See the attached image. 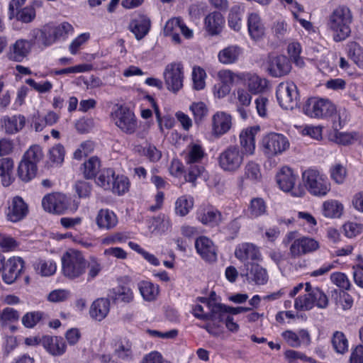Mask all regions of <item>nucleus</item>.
Segmentation results:
<instances>
[{"mask_svg":"<svg viewBox=\"0 0 363 363\" xmlns=\"http://www.w3.org/2000/svg\"><path fill=\"white\" fill-rule=\"evenodd\" d=\"M352 21V12L345 6L337 7L328 17V28L333 33L335 42L345 40L350 34Z\"/></svg>","mask_w":363,"mask_h":363,"instance_id":"1","label":"nucleus"},{"mask_svg":"<svg viewBox=\"0 0 363 363\" xmlns=\"http://www.w3.org/2000/svg\"><path fill=\"white\" fill-rule=\"evenodd\" d=\"M62 272L69 279H76L83 276L86 269V259L82 253L69 250L62 257Z\"/></svg>","mask_w":363,"mask_h":363,"instance_id":"2","label":"nucleus"},{"mask_svg":"<svg viewBox=\"0 0 363 363\" xmlns=\"http://www.w3.org/2000/svg\"><path fill=\"white\" fill-rule=\"evenodd\" d=\"M199 301L206 306L209 309L208 320L213 322L212 323H207L201 327L206 330L208 333L213 336L219 335L222 331L220 323L225 321L227 315H229L227 306L214 303L204 297L199 298Z\"/></svg>","mask_w":363,"mask_h":363,"instance_id":"3","label":"nucleus"},{"mask_svg":"<svg viewBox=\"0 0 363 363\" xmlns=\"http://www.w3.org/2000/svg\"><path fill=\"white\" fill-rule=\"evenodd\" d=\"M297 232H289L284 240V244L291 242L289 255L294 259L298 258L304 255L312 253L319 247V242L310 237L302 236L296 238Z\"/></svg>","mask_w":363,"mask_h":363,"instance_id":"4","label":"nucleus"},{"mask_svg":"<svg viewBox=\"0 0 363 363\" xmlns=\"http://www.w3.org/2000/svg\"><path fill=\"white\" fill-rule=\"evenodd\" d=\"M302 179L312 195L325 196L330 191V184L327 177L315 168L306 169L302 173Z\"/></svg>","mask_w":363,"mask_h":363,"instance_id":"5","label":"nucleus"},{"mask_svg":"<svg viewBox=\"0 0 363 363\" xmlns=\"http://www.w3.org/2000/svg\"><path fill=\"white\" fill-rule=\"evenodd\" d=\"M303 112L311 118L325 119L336 112V106L328 99L313 97L305 103Z\"/></svg>","mask_w":363,"mask_h":363,"instance_id":"6","label":"nucleus"},{"mask_svg":"<svg viewBox=\"0 0 363 363\" xmlns=\"http://www.w3.org/2000/svg\"><path fill=\"white\" fill-rule=\"evenodd\" d=\"M245 153L238 145H230L223 150L218 156L220 167L227 172L233 173L242 166Z\"/></svg>","mask_w":363,"mask_h":363,"instance_id":"7","label":"nucleus"},{"mask_svg":"<svg viewBox=\"0 0 363 363\" xmlns=\"http://www.w3.org/2000/svg\"><path fill=\"white\" fill-rule=\"evenodd\" d=\"M114 124L126 134H133L138 128V121L135 113L124 106H116L111 114Z\"/></svg>","mask_w":363,"mask_h":363,"instance_id":"8","label":"nucleus"},{"mask_svg":"<svg viewBox=\"0 0 363 363\" xmlns=\"http://www.w3.org/2000/svg\"><path fill=\"white\" fill-rule=\"evenodd\" d=\"M263 152L268 157L282 154L289 147V142L282 134L271 133L265 135L262 140Z\"/></svg>","mask_w":363,"mask_h":363,"instance_id":"9","label":"nucleus"},{"mask_svg":"<svg viewBox=\"0 0 363 363\" xmlns=\"http://www.w3.org/2000/svg\"><path fill=\"white\" fill-rule=\"evenodd\" d=\"M276 95L280 106L284 109H293L297 105L299 99L296 85L288 81L277 86Z\"/></svg>","mask_w":363,"mask_h":363,"instance_id":"10","label":"nucleus"},{"mask_svg":"<svg viewBox=\"0 0 363 363\" xmlns=\"http://www.w3.org/2000/svg\"><path fill=\"white\" fill-rule=\"evenodd\" d=\"M164 79L167 89L177 91L183 86V65L180 62L167 65L164 69Z\"/></svg>","mask_w":363,"mask_h":363,"instance_id":"11","label":"nucleus"},{"mask_svg":"<svg viewBox=\"0 0 363 363\" xmlns=\"http://www.w3.org/2000/svg\"><path fill=\"white\" fill-rule=\"evenodd\" d=\"M244 268L241 276L245 277L249 284L255 283L257 285H264L267 282L269 278L267 271L261 265L247 262L244 264Z\"/></svg>","mask_w":363,"mask_h":363,"instance_id":"12","label":"nucleus"},{"mask_svg":"<svg viewBox=\"0 0 363 363\" xmlns=\"http://www.w3.org/2000/svg\"><path fill=\"white\" fill-rule=\"evenodd\" d=\"M42 205L48 212L61 214L67 208V198L60 193L48 194L43 197Z\"/></svg>","mask_w":363,"mask_h":363,"instance_id":"13","label":"nucleus"},{"mask_svg":"<svg viewBox=\"0 0 363 363\" xmlns=\"http://www.w3.org/2000/svg\"><path fill=\"white\" fill-rule=\"evenodd\" d=\"M24 268V262L21 257H11L6 260L2 274L4 281L8 284H13Z\"/></svg>","mask_w":363,"mask_h":363,"instance_id":"14","label":"nucleus"},{"mask_svg":"<svg viewBox=\"0 0 363 363\" xmlns=\"http://www.w3.org/2000/svg\"><path fill=\"white\" fill-rule=\"evenodd\" d=\"M296 178V175L294 174L291 168L283 167L277 174V182L280 189L284 191L289 192L291 191L293 196H301L303 193L302 191L296 193L293 191Z\"/></svg>","mask_w":363,"mask_h":363,"instance_id":"15","label":"nucleus"},{"mask_svg":"<svg viewBox=\"0 0 363 363\" xmlns=\"http://www.w3.org/2000/svg\"><path fill=\"white\" fill-rule=\"evenodd\" d=\"M267 64L269 73L274 77H280L286 75L291 70V65L288 59L283 55H269Z\"/></svg>","mask_w":363,"mask_h":363,"instance_id":"16","label":"nucleus"},{"mask_svg":"<svg viewBox=\"0 0 363 363\" xmlns=\"http://www.w3.org/2000/svg\"><path fill=\"white\" fill-rule=\"evenodd\" d=\"M235 257L241 262L249 259L262 261V254L258 247L252 243L245 242L237 246L235 250Z\"/></svg>","mask_w":363,"mask_h":363,"instance_id":"17","label":"nucleus"},{"mask_svg":"<svg viewBox=\"0 0 363 363\" xmlns=\"http://www.w3.org/2000/svg\"><path fill=\"white\" fill-rule=\"evenodd\" d=\"M197 219L203 225L216 227L222 222L223 216L218 209L209 206L197 211Z\"/></svg>","mask_w":363,"mask_h":363,"instance_id":"18","label":"nucleus"},{"mask_svg":"<svg viewBox=\"0 0 363 363\" xmlns=\"http://www.w3.org/2000/svg\"><path fill=\"white\" fill-rule=\"evenodd\" d=\"M30 42L24 39H18L9 47L7 56L9 60L22 62L30 52Z\"/></svg>","mask_w":363,"mask_h":363,"instance_id":"19","label":"nucleus"},{"mask_svg":"<svg viewBox=\"0 0 363 363\" xmlns=\"http://www.w3.org/2000/svg\"><path fill=\"white\" fill-rule=\"evenodd\" d=\"M28 213V206L23 200L18 196L14 197L9 204L6 216L11 222H17L23 219Z\"/></svg>","mask_w":363,"mask_h":363,"instance_id":"20","label":"nucleus"},{"mask_svg":"<svg viewBox=\"0 0 363 363\" xmlns=\"http://www.w3.org/2000/svg\"><path fill=\"white\" fill-rule=\"evenodd\" d=\"M213 132L215 135L226 133L232 126L231 116L223 111L216 113L212 117Z\"/></svg>","mask_w":363,"mask_h":363,"instance_id":"21","label":"nucleus"},{"mask_svg":"<svg viewBox=\"0 0 363 363\" xmlns=\"http://www.w3.org/2000/svg\"><path fill=\"white\" fill-rule=\"evenodd\" d=\"M118 222L116 213L108 208L100 209L96 216V225L101 230H112L117 225Z\"/></svg>","mask_w":363,"mask_h":363,"instance_id":"22","label":"nucleus"},{"mask_svg":"<svg viewBox=\"0 0 363 363\" xmlns=\"http://www.w3.org/2000/svg\"><path fill=\"white\" fill-rule=\"evenodd\" d=\"M225 24L223 15L217 11L208 14L204 18V27L208 33L211 35L220 34Z\"/></svg>","mask_w":363,"mask_h":363,"instance_id":"23","label":"nucleus"},{"mask_svg":"<svg viewBox=\"0 0 363 363\" xmlns=\"http://www.w3.org/2000/svg\"><path fill=\"white\" fill-rule=\"evenodd\" d=\"M197 252L206 260L214 261L216 259L215 246L213 242L206 236H201L195 241Z\"/></svg>","mask_w":363,"mask_h":363,"instance_id":"24","label":"nucleus"},{"mask_svg":"<svg viewBox=\"0 0 363 363\" xmlns=\"http://www.w3.org/2000/svg\"><path fill=\"white\" fill-rule=\"evenodd\" d=\"M110 301L106 298L96 299L89 308L90 317L96 321L103 320L110 311Z\"/></svg>","mask_w":363,"mask_h":363,"instance_id":"25","label":"nucleus"},{"mask_svg":"<svg viewBox=\"0 0 363 363\" xmlns=\"http://www.w3.org/2000/svg\"><path fill=\"white\" fill-rule=\"evenodd\" d=\"M247 28L250 36L255 41L261 40L265 34V28L259 15L257 13L249 14Z\"/></svg>","mask_w":363,"mask_h":363,"instance_id":"26","label":"nucleus"},{"mask_svg":"<svg viewBox=\"0 0 363 363\" xmlns=\"http://www.w3.org/2000/svg\"><path fill=\"white\" fill-rule=\"evenodd\" d=\"M43 344L45 350L53 356H61L66 352L67 345L61 337H44Z\"/></svg>","mask_w":363,"mask_h":363,"instance_id":"27","label":"nucleus"},{"mask_svg":"<svg viewBox=\"0 0 363 363\" xmlns=\"http://www.w3.org/2000/svg\"><path fill=\"white\" fill-rule=\"evenodd\" d=\"M186 164L199 163L206 156L204 148L196 142L190 143L183 152Z\"/></svg>","mask_w":363,"mask_h":363,"instance_id":"28","label":"nucleus"},{"mask_svg":"<svg viewBox=\"0 0 363 363\" xmlns=\"http://www.w3.org/2000/svg\"><path fill=\"white\" fill-rule=\"evenodd\" d=\"M257 129L254 128L242 130L240 135V143L243 148L245 156L252 155L255 151V134Z\"/></svg>","mask_w":363,"mask_h":363,"instance_id":"29","label":"nucleus"},{"mask_svg":"<svg viewBox=\"0 0 363 363\" xmlns=\"http://www.w3.org/2000/svg\"><path fill=\"white\" fill-rule=\"evenodd\" d=\"M151 22L148 17L142 15L131 21L129 28L138 40L143 39L149 32Z\"/></svg>","mask_w":363,"mask_h":363,"instance_id":"30","label":"nucleus"},{"mask_svg":"<svg viewBox=\"0 0 363 363\" xmlns=\"http://www.w3.org/2000/svg\"><path fill=\"white\" fill-rule=\"evenodd\" d=\"M242 54V48L237 45H229L221 50L218 54V58L223 65L235 63Z\"/></svg>","mask_w":363,"mask_h":363,"instance_id":"31","label":"nucleus"},{"mask_svg":"<svg viewBox=\"0 0 363 363\" xmlns=\"http://www.w3.org/2000/svg\"><path fill=\"white\" fill-rule=\"evenodd\" d=\"M305 291H310L311 301L313 302V307L315 306L319 308H326L329 303L327 295L318 287H312L309 282L305 284Z\"/></svg>","mask_w":363,"mask_h":363,"instance_id":"32","label":"nucleus"},{"mask_svg":"<svg viewBox=\"0 0 363 363\" xmlns=\"http://www.w3.org/2000/svg\"><path fill=\"white\" fill-rule=\"evenodd\" d=\"M133 344L127 338H121L115 344L114 353L119 358L125 361L133 359Z\"/></svg>","mask_w":363,"mask_h":363,"instance_id":"33","label":"nucleus"},{"mask_svg":"<svg viewBox=\"0 0 363 363\" xmlns=\"http://www.w3.org/2000/svg\"><path fill=\"white\" fill-rule=\"evenodd\" d=\"M138 289L141 296L147 301L156 300L160 294L159 286L147 281L140 282Z\"/></svg>","mask_w":363,"mask_h":363,"instance_id":"34","label":"nucleus"},{"mask_svg":"<svg viewBox=\"0 0 363 363\" xmlns=\"http://www.w3.org/2000/svg\"><path fill=\"white\" fill-rule=\"evenodd\" d=\"M134 151L140 156H145L150 162H157L162 157V152L152 144H147L146 146L135 145Z\"/></svg>","mask_w":363,"mask_h":363,"instance_id":"35","label":"nucleus"},{"mask_svg":"<svg viewBox=\"0 0 363 363\" xmlns=\"http://www.w3.org/2000/svg\"><path fill=\"white\" fill-rule=\"evenodd\" d=\"M37 173V165L28 161L22 160L18 165V174L22 181L29 182L34 178Z\"/></svg>","mask_w":363,"mask_h":363,"instance_id":"36","label":"nucleus"},{"mask_svg":"<svg viewBox=\"0 0 363 363\" xmlns=\"http://www.w3.org/2000/svg\"><path fill=\"white\" fill-rule=\"evenodd\" d=\"M343 209V205L337 200H328L323 203V214L328 218L340 217Z\"/></svg>","mask_w":363,"mask_h":363,"instance_id":"37","label":"nucleus"},{"mask_svg":"<svg viewBox=\"0 0 363 363\" xmlns=\"http://www.w3.org/2000/svg\"><path fill=\"white\" fill-rule=\"evenodd\" d=\"M182 19L180 18H172L167 21L164 28V34L169 36L172 40L175 43H180L181 38L179 34V30Z\"/></svg>","mask_w":363,"mask_h":363,"instance_id":"38","label":"nucleus"},{"mask_svg":"<svg viewBox=\"0 0 363 363\" xmlns=\"http://www.w3.org/2000/svg\"><path fill=\"white\" fill-rule=\"evenodd\" d=\"M249 91L257 94L264 92L267 86V80L257 74H250L246 79Z\"/></svg>","mask_w":363,"mask_h":363,"instance_id":"39","label":"nucleus"},{"mask_svg":"<svg viewBox=\"0 0 363 363\" xmlns=\"http://www.w3.org/2000/svg\"><path fill=\"white\" fill-rule=\"evenodd\" d=\"M4 127L6 133L13 134L21 130L26 124V118L22 115L5 117L4 118Z\"/></svg>","mask_w":363,"mask_h":363,"instance_id":"40","label":"nucleus"},{"mask_svg":"<svg viewBox=\"0 0 363 363\" xmlns=\"http://www.w3.org/2000/svg\"><path fill=\"white\" fill-rule=\"evenodd\" d=\"M194 206V199L190 196L184 195L179 197L175 202V213L184 217L186 216Z\"/></svg>","mask_w":363,"mask_h":363,"instance_id":"41","label":"nucleus"},{"mask_svg":"<svg viewBox=\"0 0 363 363\" xmlns=\"http://www.w3.org/2000/svg\"><path fill=\"white\" fill-rule=\"evenodd\" d=\"M101 167V162L97 157H91L84 162L82 170L84 177L87 179L95 177Z\"/></svg>","mask_w":363,"mask_h":363,"instance_id":"42","label":"nucleus"},{"mask_svg":"<svg viewBox=\"0 0 363 363\" xmlns=\"http://www.w3.org/2000/svg\"><path fill=\"white\" fill-rule=\"evenodd\" d=\"M13 168V162L10 158L0 159V176L2 177L4 186H9L12 181L11 174Z\"/></svg>","mask_w":363,"mask_h":363,"instance_id":"43","label":"nucleus"},{"mask_svg":"<svg viewBox=\"0 0 363 363\" xmlns=\"http://www.w3.org/2000/svg\"><path fill=\"white\" fill-rule=\"evenodd\" d=\"M349 57L361 69H363V48L355 42L347 45Z\"/></svg>","mask_w":363,"mask_h":363,"instance_id":"44","label":"nucleus"},{"mask_svg":"<svg viewBox=\"0 0 363 363\" xmlns=\"http://www.w3.org/2000/svg\"><path fill=\"white\" fill-rule=\"evenodd\" d=\"M86 269H88L86 280L87 281H91L101 272L103 265L99 259L94 256H91L89 260L86 261Z\"/></svg>","mask_w":363,"mask_h":363,"instance_id":"45","label":"nucleus"},{"mask_svg":"<svg viewBox=\"0 0 363 363\" xmlns=\"http://www.w3.org/2000/svg\"><path fill=\"white\" fill-rule=\"evenodd\" d=\"M115 177V172L113 169H104L97 177L96 184L104 189L109 190L114 182Z\"/></svg>","mask_w":363,"mask_h":363,"instance_id":"46","label":"nucleus"},{"mask_svg":"<svg viewBox=\"0 0 363 363\" xmlns=\"http://www.w3.org/2000/svg\"><path fill=\"white\" fill-rule=\"evenodd\" d=\"M332 344L336 352L344 354L348 350V341L343 333L336 331L332 338Z\"/></svg>","mask_w":363,"mask_h":363,"instance_id":"47","label":"nucleus"},{"mask_svg":"<svg viewBox=\"0 0 363 363\" xmlns=\"http://www.w3.org/2000/svg\"><path fill=\"white\" fill-rule=\"evenodd\" d=\"M267 206L264 200L261 198L252 199L248 207L249 216L251 218H257L265 213Z\"/></svg>","mask_w":363,"mask_h":363,"instance_id":"48","label":"nucleus"},{"mask_svg":"<svg viewBox=\"0 0 363 363\" xmlns=\"http://www.w3.org/2000/svg\"><path fill=\"white\" fill-rule=\"evenodd\" d=\"M189 165L188 167L187 173L185 175V180L190 182L193 186L196 185V179L200 177L204 172V167L199 163L187 164Z\"/></svg>","mask_w":363,"mask_h":363,"instance_id":"49","label":"nucleus"},{"mask_svg":"<svg viewBox=\"0 0 363 363\" xmlns=\"http://www.w3.org/2000/svg\"><path fill=\"white\" fill-rule=\"evenodd\" d=\"M306 292L305 294L298 296L294 300V308L297 311H310L313 308V302L311 301L310 291Z\"/></svg>","mask_w":363,"mask_h":363,"instance_id":"50","label":"nucleus"},{"mask_svg":"<svg viewBox=\"0 0 363 363\" xmlns=\"http://www.w3.org/2000/svg\"><path fill=\"white\" fill-rule=\"evenodd\" d=\"M245 177L252 182H257L262 178L260 168L258 164L250 161L245 167Z\"/></svg>","mask_w":363,"mask_h":363,"instance_id":"51","label":"nucleus"},{"mask_svg":"<svg viewBox=\"0 0 363 363\" xmlns=\"http://www.w3.org/2000/svg\"><path fill=\"white\" fill-rule=\"evenodd\" d=\"M113 293L116 300L130 303L133 299V292L132 289L127 286H118L113 289Z\"/></svg>","mask_w":363,"mask_h":363,"instance_id":"52","label":"nucleus"},{"mask_svg":"<svg viewBox=\"0 0 363 363\" xmlns=\"http://www.w3.org/2000/svg\"><path fill=\"white\" fill-rule=\"evenodd\" d=\"M52 29L56 40L66 38L74 31L72 26L67 22H62L57 26L52 25Z\"/></svg>","mask_w":363,"mask_h":363,"instance_id":"53","label":"nucleus"},{"mask_svg":"<svg viewBox=\"0 0 363 363\" xmlns=\"http://www.w3.org/2000/svg\"><path fill=\"white\" fill-rule=\"evenodd\" d=\"M206 73L201 67H194L192 71V79L194 88L196 90H201L206 86L205 79Z\"/></svg>","mask_w":363,"mask_h":363,"instance_id":"54","label":"nucleus"},{"mask_svg":"<svg viewBox=\"0 0 363 363\" xmlns=\"http://www.w3.org/2000/svg\"><path fill=\"white\" fill-rule=\"evenodd\" d=\"M228 25L235 31L240 30L242 26V12L239 7L234 6L228 15Z\"/></svg>","mask_w":363,"mask_h":363,"instance_id":"55","label":"nucleus"},{"mask_svg":"<svg viewBox=\"0 0 363 363\" xmlns=\"http://www.w3.org/2000/svg\"><path fill=\"white\" fill-rule=\"evenodd\" d=\"M189 108L196 123H200L207 116L208 111L206 105L201 101L194 102Z\"/></svg>","mask_w":363,"mask_h":363,"instance_id":"56","label":"nucleus"},{"mask_svg":"<svg viewBox=\"0 0 363 363\" xmlns=\"http://www.w3.org/2000/svg\"><path fill=\"white\" fill-rule=\"evenodd\" d=\"M284 357L289 363H298L300 360L303 362L315 363V361L311 357H307L301 352L293 350H288L284 353Z\"/></svg>","mask_w":363,"mask_h":363,"instance_id":"57","label":"nucleus"},{"mask_svg":"<svg viewBox=\"0 0 363 363\" xmlns=\"http://www.w3.org/2000/svg\"><path fill=\"white\" fill-rule=\"evenodd\" d=\"M129 189V181L128 179L123 176H116L114 179V182L111 186V189L109 190L112 191L115 194L121 195L128 191Z\"/></svg>","mask_w":363,"mask_h":363,"instance_id":"58","label":"nucleus"},{"mask_svg":"<svg viewBox=\"0 0 363 363\" xmlns=\"http://www.w3.org/2000/svg\"><path fill=\"white\" fill-rule=\"evenodd\" d=\"M43 157L42 148L39 145L31 146L24 154L23 160L35 163L39 162Z\"/></svg>","mask_w":363,"mask_h":363,"instance_id":"59","label":"nucleus"},{"mask_svg":"<svg viewBox=\"0 0 363 363\" xmlns=\"http://www.w3.org/2000/svg\"><path fill=\"white\" fill-rule=\"evenodd\" d=\"M43 317L40 311L26 313L22 318L23 325L28 328H33Z\"/></svg>","mask_w":363,"mask_h":363,"instance_id":"60","label":"nucleus"},{"mask_svg":"<svg viewBox=\"0 0 363 363\" xmlns=\"http://www.w3.org/2000/svg\"><path fill=\"white\" fill-rule=\"evenodd\" d=\"M128 240V237L123 233H115L109 234L101 240V243L103 245H113L121 243H124Z\"/></svg>","mask_w":363,"mask_h":363,"instance_id":"61","label":"nucleus"},{"mask_svg":"<svg viewBox=\"0 0 363 363\" xmlns=\"http://www.w3.org/2000/svg\"><path fill=\"white\" fill-rule=\"evenodd\" d=\"M301 52V46L298 42H292L288 45V53L296 65L302 67L304 65L303 60L299 57Z\"/></svg>","mask_w":363,"mask_h":363,"instance_id":"62","label":"nucleus"},{"mask_svg":"<svg viewBox=\"0 0 363 363\" xmlns=\"http://www.w3.org/2000/svg\"><path fill=\"white\" fill-rule=\"evenodd\" d=\"M56 264L53 261H40L36 265L37 271L45 277L51 276L56 272Z\"/></svg>","mask_w":363,"mask_h":363,"instance_id":"63","label":"nucleus"},{"mask_svg":"<svg viewBox=\"0 0 363 363\" xmlns=\"http://www.w3.org/2000/svg\"><path fill=\"white\" fill-rule=\"evenodd\" d=\"M331 179L337 184H342L347 175V171L342 164H337L330 168Z\"/></svg>","mask_w":363,"mask_h":363,"instance_id":"64","label":"nucleus"}]
</instances>
